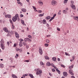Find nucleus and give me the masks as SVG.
Wrapping results in <instances>:
<instances>
[{
    "instance_id": "obj_1",
    "label": "nucleus",
    "mask_w": 78,
    "mask_h": 78,
    "mask_svg": "<svg viewBox=\"0 0 78 78\" xmlns=\"http://www.w3.org/2000/svg\"><path fill=\"white\" fill-rule=\"evenodd\" d=\"M34 70L35 71L37 72L36 73V74L37 75H41V73L42 72V70L40 69L39 68L35 69Z\"/></svg>"
},
{
    "instance_id": "obj_2",
    "label": "nucleus",
    "mask_w": 78,
    "mask_h": 78,
    "mask_svg": "<svg viewBox=\"0 0 78 78\" xmlns=\"http://www.w3.org/2000/svg\"><path fill=\"white\" fill-rule=\"evenodd\" d=\"M20 20L19 18V15L16 14L15 16H13L12 18V20Z\"/></svg>"
},
{
    "instance_id": "obj_3",
    "label": "nucleus",
    "mask_w": 78,
    "mask_h": 78,
    "mask_svg": "<svg viewBox=\"0 0 78 78\" xmlns=\"http://www.w3.org/2000/svg\"><path fill=\"white\" fill-rule=\"evenodd\" d=\"M73 1H71V6L72 9H75V8L76 7H75V5H73Z\"/></svg>"
},
{
    "instance_id": "obj_4",
    "label": "nucleus",
    "mask_w": 78,
    "mask_h": 78,
    "mask_svg": "<svg viewBox=\"0 0 78 78\" xmlns=\"http://www.w3.org/2000/svg\"><path fill=\"white\" fill-rule=\"evenodd\" d=\"M51 4L53 6H55L57 5V2L55 1H52Z\"/></svg>"
},
{
    "instance_id": "obj_5",
    "label": "nucleus",
    "mask_w": 78,
    "mask_h": 78,
    "mask_svg": "<svg viewBox=\"0 0 78 78\" xmlns=\"http://www.w3.org/2000/svg\"><path fill=\"white\" fill-rule=\"evenodd\" d=\"M39 51L40 55H42L43 51H42V48H39Z\"/></svg>"
},
{
    "instance_id": "obj_6",
    "label": "nucleus",
    "mask_w": 78,
    "mask_h": 78,
    "mask_svg": "<svg viewBox=\"0 0 78 78\" xmlns=\"http://www.w3.org/2000/svg\"><path fill=\"white\" fill-rule=\"evenodd\" d=\"M3 30L5 31V32H6L8 33V28L7 27H4L3 28Z\"/></svg>"
},
{
    "instance_id": "obj_7",
    "label": "nucleus",
    "mask_w": 78,
    "mask_h": 78,
    "mask_svg": "<svg viewBox=\"0 0 78 78\" xmlns=\"http://www.w3.org/2000/svg\"><path fill=\"white\" fill-rule=\"evenodd\" d=\"M15 36L17 38V39H19V35L16 32L15 33Z\"/></svg>"
},
{
    "instance_id": "obj_8",
    "label": "nucleus",
    "mask_w": 78,
    "mask_h": 78,
    "mask_svg": "<svg viewBox=\"0 0 78 78\" xmlns=\"http://www.w3.org/2000/svg\"><path fill=\"white\" fill-rule=\"evenodd\" d=\"M1 47L2 50H4V49H5V46L4 44H1Z\"/></svg>"
},
{
    "instance_id": "obj_9",
    "label": "nucleus",
    "mask_w": 78,
    "mask_h": 78,
    "mask_svg": "<svg viewBox=\"0 0 78 78\" xmlns=\"http://www.w3.org/2000/svg\"><path fill=\"white\" fill-rule=\"evenodd\" d=\"M52 64V63L50 64V62H48L46 64V65L47 66H51Z\"/></svg>"
},
{
    "instance_id": "obj_10",
    "label": "nucleus",
    "mask_w": 78,
    "mask_h": 78,
    "mask_svg": "<svg viewBox=\"0 0 78 78\" xmlns=\"http://www.w3.org/2000/svg\"><path fill=\"white\" fill-rule=\"evenodd\" d=\"M69 73L71 74V75H73V71L72 69H70L69 70Z\"/></svg>"
},
{
    "instance_id": "obj_11",
    "label": "nucleus",
    "mask_w": 78,
    "mask_h": 78,
    "mask_svg": "<svg viewBox=\"0 0 78 78\" xmlns=\"http://www.w3.org/2000/svg\"><path fill=\"white\" fill-rule=\"evenodd\" d=\"M56 14H55L53 15V16L52 17H51L50 20H53V19H55V17H56Z\"/></svg>"
},
{
    "instance_id": "obj_12",
    "label": "nucleus",
    "mask_w": 78,
    "mask_h": 78,
    "mask_svg": "<svg viewBox=\"0 0 78 78\" xmlns=\"http://www.w3.org/2000/svg\"><path fill=\"white\" fill-rule=\"evenodd\" d=\"M5 17L6 18L8 17L9 19H11V15H10L8 14V15H5Z\"/></svg>"
},
{
    "instance_id": "obj_13",
    "label": "nucleus",
    "mask_w": 78,
    "mask_h": 78,
    "mask_svg": "<svg viewBox=\"0 0 78 78\" xmlns=\"http://www.w3.org/2000/svg\"><path fill=\"white\" fill-rule=\"evenodd\" d=\"M63 75L64 76H67V73L66 72H63Z\"/></svg>"
},
{
    "instance_id": "obj_14",
    "label": "nucleus",
    "mask_w": 78,
    "mask_h": 78,
    "mask_svg": "<svg viewBox=\"0 0 78 78\" xmlns=\"http://www.w3.org/2000/svg\"><path fill=\"white\" fill-rule=\"evenodd\" d=\"M16 51H20L19 52H22V49H20L19 48H16Z\"/></svg>"
},
{
    "instance_id": "obj_15",
    "label": "nucleus",
    "mask_w": 78,
    "mask_h": 78,
    "mask_svg": "<svg viewBox=\"0 0 78 78\" xmlns=\"http://www.w3.org/2000/svg\"><path fill=\"white\" fill-rule=\"evenodd\" d=\"M51 18V16H47L45 18V19H47V20H49V19H50Z\"/></svg>"
},
{
    "instance_id": "obj_16",
    "label": "nucleus",
    "mask_w": 78,
    "mask_h": 78,
    "mask_svg": "<svg viewBox=\"0 0 78 78\" xmlns=\"http://www.w3.org/2000/svg\"><path fill=\"white\" fill-rule=\"evenodd\" d=\"M21 10L23 12H25L26 11H27V10L25 9L22 8L21 9Z\"/></svg>"
},
{
    "instance_id": "obj_17",
    "label": "nucleus",
    "mask_w": 78,
    "mask_h": 78,
    "mask_svg": "<svg viewBox=\"0 0 78 78\" xmlns=\"http://www.w3.org/2000/svg\"><path fill=\"white\" fill-rule=\"evenodd\" d=\"M12 76L13 78H17V76L15 74H12Z\"/></svg>"
},
{
    "instance_id": "obj_18",
    "label": "nucleus",
    "mask_w": 78,
    "mask_h": 78,
    "mask_svg": "<svg viewBox=\"0 0 78 78\" xmlns=\"http://www.w3.org/2000/svg\"><path fill=\"white\" fill-rule=\"evenodd\" d=\"M23 44L24 46H26L27 45V43L25 41H24L23 43Z\"/></svg>"
},
{
    "instance_id": "obj_19",
    "label": "nucleus",
    "mask_w": 78,
    "mask_h": 78,
    "mask_svg": "<svg viewBox=\"0 0 78 78\" xmlns=\"http://www.w3.org/2000/svg\"><path fill=\"white\" fill-rule=\"evenodd\" d=\"M51 66H52V67H54V69H56V66H55V65H54V64H53L52 63L51 64Z\"/></svg>"
},
{
    "instance_id": "obj_20",
    "label": "nucleus",
    "mask_w": 78,
    "mask_h": 78,
    "mask_svg": "<svg viewBox=\"0 0 78 78\" xmlns=\"http://www.w3.org/2000/svg\"><path fill=\"white\" fill-rule=\"evenodd\" d=\"M44 58L45 59H50L49 57H48L47 56V55L45 56Z\"/></svg>"
},
{
    "instance_id": "obj_21",
    "label": "nucleus",
    "mask_w": 78,
    "mask_h": 78,
    "mask_svg": "<svg viewBox=\"0 0 78 78\" xmlns=\"http://www.w3.org/2000/svg\"><path fill=\"white\" fill-rule=\"evenodd\" d=\"M43 24H46L47 23V22H46V20H43Z\"/></svg>"
},
{
    "instance_id": "obj_22",
    "label": "nucleus",
    "mask_w": 78,
    "mask_h": 78,
    "mask_svg": "<svg viewBox=\"0 0 78 78\" xmlns=\"http://www.w3.org/2000/svg\"><path fill=\"white\" fill-rule=\"evenodd\" d=\"M29 75L30 76V78H34V76H33V74H29Z\"/></svg>"
},
{
    "instance_id": "obj_23",
    "label": "nucleus",
    "mask_w": 78,
    "mask_h": 78,
    "mask_svg": "<svg viewBox=\"0 0 78 78\" xmlns=\"http://www.w3.org/2000/svg\"><path fill=\"white\" fill-rule=\"evenodd\" d=\"M3 67H4V65H3V64L2 63L0 64V67H1V68H3Z\"/></svg>"
},
{
    "instance_id": "obj_24",
    "label": "nucleus",
    "mask_w": 78,
    "mask_h": 78,
    "mask_svg": "<svg viewBox=\"0 0 78 78\" xmlns=\"http://www.w3.org/2000/svg\"><path fill=\"white\" fill-rule=\"evenodd\" d=\"M1 44H4V40H2L0 41Z\"/></svg>"
},
{
    "instance_id": "obj_25",
    "label": "nucleus",
    "mask_w": 78,
    "mask_h": 78,
    "mask_svg": "<svg viewBox=\"0 0 78 78\" xmlns=\"http://www.w3.org/2000/svg\"><path fill=\"white\" fill-rule=\"evenodd\" d=\"M67 1H68V0H64V3L65 5H66V3H67Z\"/></svg>"
},
{
    "instance_id": "obj_26",
    "label": "nucleus",
    "mask_w": 78,
    "mask_h": 78,
    "mask_svg": "<svg viewBox=\"0 0 78 78\" xmlns=\"http://www.w3.org/2000/svg\"><path fill=\"white\" fill-rule=\"evenodd\" d=\"M52 61H56V58L55 57H53L52 58Z\"/></svg>"
},
{
    "instance_id": "obj_27",
    "label": "nucleus",
    "mask_w": 78,
    "mask_h": 78,
    "mask_svg": "<svg viewBox=\"0 0 78 78\" xmlns=\"http://www.w3.org/2000/svg\"><path fill=\"white\" fill-rule=\"evenodd\" d=\"M56 71H57V72H58V73L59 74H60V73H61V72H60V71H59V70H58V69H56Z\"/></svg>"
},
{
    "instance_id": "obj_28",
    "label": "nucleus",
    "mask_w": 78,
    "mask_h": 78,
    "mask_svg": "<svg viewBox=\"0 0 78 78\" xmlns=\"http://www.w3.org/2000/svg\"><path fill=\"white\" fill-rule=\"evenodd\" d=\"M73 66L74 65H72L71 66L69 67V69H72V68H73Z\"/></svg>"
},
{
    "instance_id": "obj_29",
    "label": "nucleus",
    "mask_w": 78,
    "mask_h": 78,
    "mask_svg": "<svg viewBox=\"0 0 78 78\" xmlns=\"http://www.w3.org/2000/svg\"><path fill=\"white\" fill-rule=\"evenodd\" d=\"M21 23H22V24H23V25H25V23L24 22V21H23V20H21Z\"/></svg>"
},
{
    "instance_id": "obj_30",
    "label": "nucleus",
    "mask_w": 78,
    "mask_h": 78,
    "mask_svg": "<svg viewBox=\"0 0 78 78\" xmlns=\"http://www.w3.org/2000/svg\"><path fill=\"white\" fill-rule=\"evenodd\" d=\"M27 41H28V42H31V39H30L29 38H27Z\"/></svg>"
},
{
    "instance_id": "obj_31",
    "label": "nucleus",
    "mask_w": 78,
    "mask_h": 78,
    "mask_svg": "<svg viewBox=\"0 0 78 78\" xmlns=\"http://www.w3.org/2000/svg\"><path fill=\"white\" fill-rule=\"evenodd\" d=\"M44 14L43 13L42 14H40L39 15V17H42V16H44Z\"/></svg>"
},
{
    "instance_id": "obj_32",
    "label": "nucleus",
    "mask_w": 78,
    "mask_h": 78,
    "mask_svg": "<svg viewBox=\"0 0 78 78\" xmlns=\"http://www.w3.org/2000/svg\"><path fill=\"white\" fill-rule=\"evenodd\" d=\"M19 45L20 47H22V46H23V44L20 43L19 44Z\"/></svg>"
},
{
    "instance_id": "obj_33",
    "label": "nucleus",
    "mask_w": 78,
    "mask_h": 78,
    "mask_svg": "<svg viewBox=\"0 0 78 78\" xmlns=\"http://www.w3.org/2000/svg\"><path fill=\"white\" fill-rule=\"evenodd\" d=\"M38 3H40L41 6H42V5H43V3H42V2H39Z\"/></svg>"
},
{
    "instance_id": "obj_34",
    "label": "nucleus",
    "mask_w": 78,
    "mask_h": 78,
    "mask_svg": "<svg viewBox=\"0 0 78 78\" xmlns=\"http://www.w3.org/2000/svg\"><path fill=\"white\" fill-rule=\"evenodd\" d=\"M63 13H64V14H66V12H67V11L65 10H63Z\"/></svg>"
},
{
    "instance_id": "obj_35",
    "label": "nucleus",
    "mask_w": 78,
    "mask_h": 78,
    "mask_svg": "<svg viewBox=\"0 0 78 78\" xmlns=\"http://www.w3.org/2000/svg\"><path fill=\"white\" fill-rule=\"evenodd\" d=\"M38 12H39V13H41V12H42V10H38Z\"/></svg>"
},
{
    "instance_id": "obj_36",
    "label": "nucleus",
    "mask_w": 78,
    "mask_h": 78,
    "mask_svg": "<svg viewBox=\"0 0 78 78\" xmlns=\"http://www.w3.org/2000/svg\"><path fill=\"white\" fill-rule=\"evenodd\" d=\"M20 42H23V40L22 38H21L20 39Z\"/></svg>"
},
{
    "instance_id": "obj_37",
    "label": "nucleus",
    "mask_w": 78,
    "mask_h": 78,
    "mask_svg": "<svg viewBox=\"0 0 78 78\" xmlns=\"http://www.w3.org/2000/svg\"><path fill=\"white\" fill-rule=\"evenodd\" d=\"M61 67H63V68H65V67H66V66H65L63 65H61Z\"/></svg>"
},
{
    "instance_id": "obj_38",
    "label": "nucleus",
    "mask_w": 78,
    "mask_h": 78,
    "mask_svg": "<svg viewBox=\"0 0 78 78\" xmlns=\"http://www.w3.org/2000/svg\"><path fill=\"white\" fill-rule=\"evenodd\" d=\"M16 46H17V44L15 43L14 44V47H16Z\"/></svg>"
},
{
    "instance_id": "obj_39",
    "label": "nucleus",
    "mask_w": 78,
    "mask_h": 78,
    "mask_svg": "<svg viewBox=\"0 0 78 78\" xmlns=\"http://www.w3.org/2000/svg\"><path fill=\"white\" fill-rule=\"evenodd\" d=\"M51 70L53 72H55V69H52Z\"/></svg>"
},
{
    "instance_id": "obj_40",
    "label": "nucleus",
    "mask_w": 78,
    "mask_h": 78,
    "mask_svg": "<svg viewBox=\"0 0 78 78\" xmlns=\"http://www.w3.org/2000/svg\"><path fill=\"white\" fill-rule=\"evenodd\" d=\"M12 29H14V28H15V27H14V26L13 25V24H12Z\"/></svg>"
},
{
    "instance_id": "obj_41",
    "label": "nucleus",
    "mask_w": 78,
    "mask_h": 78,
    "mask_svg": "<svg viewBox=\"0 0 78 78\" xmlns=\"http://www.w3.org/2000/svg\"><path fill=\"white\" fill-rule=\"evenodd\" d=\"M44 45L45 46V47H48V44H45Z\"/></svg>"
},
{
    "instance_id": "obj_42",
    "label": "nucleus",
    "mask_w": 78,
    "mask_h": 78,
    "mask_svg": "<svg viewBox=\"0 0 78 78\" xmlns=\"http://www.w3.org/2000/svg\"><path fill=\"white\" fill-rule=\"evenodd\" d=\"M49 42H50V41H49V40H46L47 43H49Z\"/></svg>"
},
{
    "instance_id": "obj_43",
    "label": "nucleus",
    "mask_w": 78,
    "mask_h": 78,
    "mask_svg": "<svg viewBox=\"0 0 78 78\" xmlns=\"http://www.w3.org/2000/svg\"><path fill=\"white\" fill-rule=\"evenodd\" d=\"M41 66L44 65V63H43V62H41Z\"/></svg>"
},
{
    "instance_id": "obj_44",
    "label": "nucleus",
    "mask_w": 78,
    "mask_h": 78,
    "mask_svg": "<svg viewBox=\"0 0 78 78\" xmlns=\"http://www.w3.org/2000/svg\"><path fill=\"white\" fill-rule=\"evenodd\" d=\"M23 17V15L22 14H20V17Z\"/></svg>"
},
{
    "instance_id": "obj_45",
    "label": "nucleus",
    "mask_w": 78,
    "mask_h": 78,
    "mask_svg": "<svg viewBox=\"0 0 78 78\" xmlns=\"http://www.w3.org/2000/svg\"><path fill=\"white\" fill-rule=\"evenodd\" d=\"M9 21H10V23H12V24H13L12 23V20H9Z\"/></svg>"
},
{
    "instance_id": "obj_46",
    "label": "nucleus",
    "mask_w": 78,
    "mask_h": 78,
    "mask_svg": "<svg viewBox=\"0 0 78 78\" xmlns=\"http://www.w3.org/2000/svg\"><path fill=\"white\" fill-rule=\"evenodd\" d=\"M28 37H29L30 39H31V38H32V37H31V35H29Z\"/></svg>"
},
{
    "instance_id": "obj_47",
    "label": "nucleus",
    "mask_w": 78,
    "mask_h": 78,
    "mask_svg": "<svg viewBox=\"0 0 78 78\" xmlns=\"http://www.w3.org/2000/svg\"><path fill=\"white\" fill-rule=\"evenodd\" d=\"M7 37H8V36H11V35L9 34H8L7 35Z\"/></svg>"
},
{
    "instance_id": "obj_48",
    "label": "nucleus",
    "mask_w": 78,
    "mask_h": 78,
    "mask_svg": "<svg viewBox=\"0 0 78 78\" xmlns=\"http://www.w3.org/2000/svg\"><path fill=\"white\" fill-rule=\"evenodd\" d=\"M24 62H29V60H24Z\"/></svg>"
},
{
    "instance_id": "obj_49",
    "label": "nucleus",
    "mask_w": 78,
    "mask_h": 78,
    "mask_svg": "<svg viewBox=\"0 0 78 78\" xmlns=\"http://www.w3.org/2000/svg\"><path fill=\"white\" fill-rule=\"evenodd\" d=\"M32 7L34 8V10H36V7H34V6H33Z\"/></svg>"
},
{
    "instance_id": "obj_50",
    "label": "nucleus",
    "mask_w": 78,
    "mask_h": 78,
    "mask_svg": "<svg viewBox=\"0 0 78 78\" xmlns=\"http://www.w3.org/2000/svg\"><path fill=\"white\" fill-rule=\"evenodd\" d=\"M57 30H58V31H60V29H59V28L57 27Z\"/></svg>"
},
{
    "instance_id": "obj_51",
    "label": "nucleus",
    "mask_w": 78,
    "mask_h": 78,
    "mask_svg": "<svg viewBox=\"0 0 78 78\" xmlns=\"http://www.w3.org/2000/svg\"><path fill=\"white\" fill-rule=\"evenodd\" d=\"M27 38H25L24 40V41H27Z\"/></svg>"
},
{
    "instance_id": "obj_52",
    "label": "nucleus",
    "mask_w": 78,
    "mask_h": 78,
    "mask_svg": "<svg viewBox=\"0 0 78 78\" xmlns=\"http://www.w3.org/2000/svg\"><path fill=\"white\" fill-rule=\"evenodd\" d=\"M49 75L50 76H52V74H51V73H49Z\"/></svg>"
},
{
    "instance_id": "obj_53",
    "label": "nucleus",
    "mask_w": 78,
    "mask_h": 78,
    "mask_svg": "<svg viewBox=\"0 0 78 78\" xmlns=\"http://www.w3.org/2000/svg\"><path fill=\"white\" fill-rule=\"evenodd\" d=\"M47 37H50L51 35H47Z\"/></svg>"
},
{
    "instance_id": "obj_54",
    "label": "nucleus",
    "mask_w": 78,
    "mask_h": 78,
    "mask_svg": "<svg viewBox=\"0 0 78 78\" xmlns=\"http://www.w3.org/2000/svg\"><path fill=\"white\" fill-rule=\"evenodd\" d=\"M71 78H75V76H71Z\"/></svg>"
},
{
    "instance_id": "obj_55",
    "label": "nucleus",
    "mask_w": 78,
    "mask_h": 78,
    "mask_svg": "<svg viewBox=\"0 0 78 78\" xmlns=\"http://www.w3.org/2000/svg\"><path fill=\"white\" fill-rule=\"evenodd\" d=\"M58 15H61V12H58Z\"/></svg>"
},
{
    "instance_id": "obj_56",
    "label": "nucleus",
    "mask_w": 78,
    "mask_h": 78,
    "mask_svg": "<svg viewBox=\"0 0 78 78\" xmlns=\"http://www.w3.org/2000/svg\"><path fill=\"white\" fill-rule=\"evenodd\" d=\"M26 48L27 49L28 48H29V46L27 45Z\"/></svg>"
},
{
    "instance_id": "obj_57",
    "label": "nucleus",
    "mask_w": 78,
    "mask_h": 78,
    "mask_svg": "<svg viewBox=\"0 0 78 78\" xmlns=\"http://www.w3.org/2000/svg\"><path fill=\"white\" fill-rule=\"evenodd\" d=\"M72 41L73 42H75V39H73L72 40Z\"/></svg>"
},
{
    "instance_id": "obj_58",
    "label": "nucleus",
    "mask_w": 78,
    "mask_h": 78,
    "mask_svg": "<svg viewBox=\"0 0 78 78\" xmlns=\"http://www.w3.org/2000/svg\"><path fill=\"white\" fill-rule=\"evenodd\" d=\"M17 3L18 4H20L21 3V2H20L19 1H18Z\"/></svg>"
},
{
    "instance_id": "obj_59",
    "label": "nucleus",
    "mask_w": 78,
    "mask_h": 78,
    "mask_svg": "<svg viewBox=\"0 0 78 78\" xmlns=\"http://www.w3.org/2000/svg\"><path fill=\"white\" fill-rule=\"evenodd\" d=\"M65 55H66V56H68V54H67V53L66 52L65 53Z\"/></svg>"
},
{
    "instance_id": "obj_60",
    "label": "nucleus",
    "mask_w": 78,
    "mask_h": 78,
    "mask_svg": "<svg viewBox=\"0 0 78 78\" xmlns=\"http://www.w3.org/2000/svg\"><path fill=\"white\" fill-rule=\"evenodd\" d=\"M73 61L74 60V59H75V57H74V56H73Z\"/></svg>"
},
{
    "instance_id": "obj_61",
    "label": "nucleus",
    "mask_w": 78,
    "mask_h": 78,
    "mask_svg": "<svg viewBox=\"0 0 78 78\" xmlns=\"http://www.w3.org/2000/svg\"><path fill=\"white\" fill-rule=\"evenodd\" d=\"M7 44H8V45H9V42L8 41V42H7Z\"/></svg>"
},
{
    "instance_id": "obj_62",
    "label": "nucleus",
    "mask_w": 78,
    "mask_h": 78,
    "mask_svg": "<svg viewBox=\"0 0 78 78\" xmlns=\"http://www.w3.org/2000/svg\"><path fill=\"white\" fill-rule=\"evenodd\" d=\"M66 10H67V11L68 10H69V8H66Z\"/></svg>"
},
{
    "instance_id": "obj_63",
    "label": "nucleus",
    "mask_w": 78,
    "mask_h": 78,
    "mask_svg": "<svg viewBox=\"0 0 78 78\" xmlns=\"http://www.w3.org/2000/svg\"><path fill=\"white\" fill-rule=\"evenodd\" d=\"M23 77L24 78H25V75H23Z\"/></svg>"
},
{
    "instance_id": "obj_64",
    "label": "nucleus",
    "mask_w": 78,
    "mask_h": 78,
    "mask_svg": "<svg viewBox=\"0 0 78 78\" xmlns=\"http://www.w3.org/2000/svg\"><path fill=\"white\" fill-rule=\"evenodd\" d=\"M76 19H78V16H77L76 17Z\"/></svg>"
}]
</instances>
